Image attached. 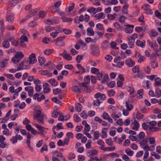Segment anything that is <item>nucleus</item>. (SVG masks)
Here are the masks:
<instances>
[{
  "instance_id": "f257e3e1",
  "label": "nucleus",
  "mask_w": 161,
  "mask_h": 161,
  "mask_svg": "<svg viewBox=\"0 0 161 161\" xmlns=\"http://www.w3.org/2000/svg\"><path fill=\"white\" fill-rule=\"evenodd\" d=\"M24 55L23 53L20 51L16 52L14 56L11 59V61L14 64H16L19 62L24 57Z\"/></svg>"
},
{
  "instance_id": "f03ea898",
  "label": "nucleus",
  "mask_w": 161,
  "mask_h": 161,
  "mask_svg": "<svg viewBox=\"0 0 161 161\" xmlns=\"http://www.w3.org/2000/svg\"><path fill=\"white\" fill-rule=\"evenodd\" d=\"M109 78V76L108 74L105 73L101 71V73L99 74L97 79L98 80H101V83L104 84L107 81Z\"/></svg>"
},
{
  "instance_id": "7ed1b4c3",
  "label": "nucleus",
  "mask_w": 161,
  "mask_h": 161,
  "mask_svg": "<svg viewBox=\"0 0 161 161\" xmlns=\"http://www.w3.org/2000/svg\"><path fill=\"white\" fill-rule=\"evenodd\" d=\"M92 54L95 56H97L100 53L99 49L97 46L92 45L91 47Z\"/></svg>"
},
{
  "instance_id": "20e7f679",
  "label": "nucleus",
  "mask_w": 161,
  "mask_h": 161,
  "mask_svg": "<svg viewBox=\"0 0 161 161\" xmlns=\"http://www.w3.org/2000/svg\"><path fill=\"white\" fill-rule=\"evenodd\" d=\"M10 60V58L7 56L2 61L0 62V67L2 68H4L8 64V62Z\"/></svg>"
},
{
  "instance_id": "39448f33",
  "label": "nucleus",
  "mask_w": 161,
  "mask_h": 161,
  "mask_svg": "<svg viewBox=\"0 0 161 161\" xmlns=\"http://www.w3.org/2000/svg\"><path fill=\"white\" fill-rule=\"evenodd\" d=\"M126 27L123 29V31L125 33H130L133 31L134 25H126Z\"/></svg>"
},
{
  "instance_id": "423d86ee",
  "label": "nucleus",
  "mask_w": 161,
  "mask_h": 161,
  "mask_svg": "<svg viewBox=\"0 0 161 161\" xmlns=\"http://www.w3.org/2000/svg\"><path fill=\"white\" fill-rule=\"evenodd\" d=\"M130 126L131 127L132 129L137 130L139 127V124L136 120H132Z\"/></svg>"
},
{
  "instance_id": "0eeeda50",
  "label": "nucleus",
  "mask_w": 161,
  "mask_h": 161,
  "mask_svg": "<svg viewBox=\"0 0 161 161\" xmlns=\"http://www.w3.org/2000/svg\"><path fill=\"white\" fill-rule=\"evenodd\" d=\"M25 90L28 92V95L30 97H32L34 93V88L32 86H27L25 88Z\"/></svg>"
},
{
  "instance_id": "6e6552de",
  "label": "nucleus",
  "mask_w": 161,
  "mask_h": 161,
  "mask_svg": "<svg viewBox=\"0 0 161 161\" xmlns=\"http://www.w3.org/2000/svg\"><path fill=\"white\" fill-rule=\"evenodd\" d=\"M95 98L97 99L99 98L102 101H104L106 99V97L104 94L101 93L100 92L96 93L94 96Z\"/></svg>"
},
{
  "instance_id": "1a4fd4ad",
  "label": "nucleus",
  "mask_w": 161,
  "mask_h": 161,
  "mask_svg": "<svg viewBox=\"0 0 161 161\" xmlns=\"http://www.w3.org/2000/svg\"><path fill=\"white\" fill-rule=\"evenodd\" d=\"M29 63L30 64H33L35 63L37 61L35 54L34 53H32L29 55Z\"/></svg>"
},
{
  "instance_id": "9d476101",
  "label": "nucleus",
  "mask_w": 161,
  "mask_h": 161,
  "mask_svg": "<svg viewBox=\"0 0 161 161\" xmlns=\"http://www.w3.org/2000/svg\"><path fill=\"white\" fill-rule=\"evenodd\" d=\"M101 117L103 119L108 120L111 123H112L113 122V121L112 119L110 118L109 115L107 113L105 112H103Z\"/></svg>"
},
{
  "instance_id": "9b49d317",
  "label": "nucleus",
  "mask_w": 161,
  "mask_h": 161,
  "mask_svg": "<svg viewBox=\"0 0 161 161\" xmlns=\"http://www.w3.org/2000/svg\"><path fill=\"white\" fill-rule=\"evenodd\" d=\"M155 145H151L150 146H148L147 144L145 145L142 148L143 150L145 151H154L155 149Z\"/></svg>"
},
{
  "instance_id": "f8f14e48",
  "label": "nucleus",
  "mask_w": 161,
  "mask_h": 161,
  "mask_svg": "<svg viewBox=\"0 0 161 161\" xmlns=\"http://www.w3.org/2000/svg\"><path fill=\"white\" fill-rule=\"evenodd\" d=\"M40 114H36L33 116L34 119L38 121L40 123H42L43 121V116Z\"/></svg>"
},
{
  "instance_id": "ddd939ff",
  "label": "nucleus",
  "mask_w": 161,
  "mask_h": 161,
  "mask_svg": "<svg viewBox=\"0 0 161 161\" xmlns=\"http://www.w3.org/2000/svg\"><path fill=\"white\" fill-rule=\"evenodd\" d=\"M50 85L48 83H44L43 85V92L45 93L49 92L51 91Z\"/></svg>"
},
{
  "instance_id": "4468645a",
  "label": "nucleus",
  "mask_w": 161,
  "mask_h": 161,
  "mask_svg": "<svg viewBox=\"0 0 161 161\" xmlns=\"http://www.w3.org/2000/svg\"><path fill=\"white\" fill-rule=\"evenodd\" d=\"M125 64L129 67H132L135 64V62L130 58H128L125 60Z\"/></svg>"
},
{
  "instance_id": "2eb2a0df",
  "label": "nucleus",
  "mask_w": 161,
  "mask_h": 161,
  "mask_svg": "<svg viewBox=\"0 0 161 161\" xmlns=\"http://www.w3.org/2000/svg\"><path fill=\"white\" fill-rule=\"evenodd\" d=\"M14 19V14H12L8 13L6 15V20L9 23L13 22Z\"/></svg>"
},
{
  "instance_id": "dca6fc26",
  "label": "nucleus",
  "mask_w": 161,
  "mask_h": 161,
  "mask_svg": "<svg viewBox=\"0 0 161 161\" xmlns=\"http://www.w3.org/2000/svg\"><path fill=\"white\" fill-rule=\"evenodd\" d=\"M148 42L150 46L152 47L155 51H157L158 49V46L156 41H148Z\"/></svg>"
},
{
  "instance_id": "f3484780",
  "label": "nucleus",
  "mask_w": 161,
  "mask_h": 161,
  "mask_svg": "<svg viewBox=\"0 0 161 161\" xmlns=\"http://www.w3.org/2000/svg\"><path fill=\"white\" fill-rule=\"evenodd\" d=\"M158 36V33L155 29H153L149 34V36L152 39H153L154 38Z\"/></svg>"
},
{
  "instance_id": "a211bd4d",
  "label": "nucleus",
  "mask_w": 161,
  "mask_h": 161,
  "mask_svg": "<svg viewBox=\"0 0 161 161\" xmlns=\"http://www.w3.org/2000/svg\"><path fill=\"white\" fill-rule=\"evenodd\" d=\"M91 72L93 74L97 75V78L98 77L99 74L101 73V72H100L98 69L93 67L91 68Z\"/></svg>"
},
{
  "instance_id": "6ab92c4d",
  "label": "nucleus",
  "mask_w": 161,
  "mask_h": 161,
  "mask_svg": "<svg viewBox=\"0 0 161 161\" xmlns=\"http://www.w3.org/2000/svg\"><path fill=\"white\" fill-rule=\"evenodd\" d=\"M59 55L62 56L64 59L68 61H70L72 60V57L69 53L66 54L61 53Z\"/></svg>"
},
{
  "instance_id": "aec40b11",
  "label": "nucleus",
  "mask_w": 161,
  "mask_h": 161,
  "mask_svg": "<svg viewBox=\"0 0 161 161\" xmlns=\"http://www.w3.org/2000/svg\"><path fill=\"white\" fill-rule=\"evenodd\" d=\"M71 90L72 92L75 93H79L81 92V89L77 86H73L71 88Z\"/></svg>"
},
{
  "instance_id": "412c9836",
  "label": "nucleus",
  "mask_w": 161,
  "mask_h": 161,
  "mask_svg": "<svg viewBox=\"0 0 161 161\" xmlns=\"http://www.w3.org/2000/svg\"><path fill=\"white\" fill-rule=\"evenodd\" d=\"M98 153V152L97 150L94 149L88 152L87 154L89 157H92V156L97 155Z\"/></svg>"
},
{
  "instance_id": "4be33fe9",
  "label": "nucleus",
  "mask_w": 161,
  "mask_h": 161,
  "mask_svg": "<svg viewBox=\"0 0 161 161\" xmlns=\"http://www.w3.org/2000/svg\"><path fill=\"white\" fill-rule=\"evenodd\" d=\"M155 83L154 85L155 87L161 86V79L157 77L155 79Z\"/></svg>"
},
{
  "instance_id": "5701e85b",
  "label": "nucleus",
  "mask_w": 161,
  "mask_h": 161,
  "mask_svg": "<svg viewBox=\"0 0 161 161\" xmlns=\"http://www.w3.org/2000/svg\"><path fill=\"white\" fill-rule=\"evenodd\" d=\"M39 73L41 75H46L48 77H50L52 75V73L49 72L47 71L46 70H40Z\"/></svg>"
},
{
  "instance_id": "b1692460",
  "label": "nucleus",
  "mask_w": 161,
  "mask_h": 161,
  "mask_svg": "<svg viewBox=\"0 0 161 161\" xmlns=\"http://www.w3.org/2000/svg\"><path fill=\"white\" fill-rule=\"evenodd\" d=\"M47 81L50 83L52 86L55 87L58 85V82L54 79H51L47 80Z\"/></svg>"
},
{
  "instance_id": "393cba45",
  "label": "nucleus",
  "mask_w": 161,
  "mask_h": 161,
  "mask_svg": "<svg viewBox=\"0 0 161 161\" xmlns=\"http://www.w3.org/2000/svg\"><path fill=\"white\" fill-rule=\"evenodd\" d=\"M82 85L84 87V88H85L84 90L86 92L90 93L92 91V88L90 86H88L85 83H82Z\"/></svg>"
},
{
  "instance_id": "a878e982",
  "label": "nucleus",
  "mask_w": 161,
  "mask_h": 161,
  "mask_svg": "<svg viewBox=\"0 0 161 161\" xmlns=\"http://www.w3.org/2000/svg\"><path fill=\"white\" fill-rule=\"evenodd\" d=\"M75 8V3H72L70 4V5L69 7H67L66 8L65 10L67 12H70L71 11Z\"/></svg>"
},
{
  "instance_id": "bb28decb",
  "label": "nucleus",
  "mask_w": 161,
  "mask_h": 161,
  "mask_svg": "<svg viewBox=\"0 0 161 161\" xmlns=\"http://www.w3.org/2000/svg\"><path fill=\"white\" fill-rule=\"evenodd\" d=\"M136 44L139 47L144 48L145 46V41H136Z\"/></svg>"
},
{
  "instance_id": "cd10ccee",
  "label": "nucleus",
  "mask_w": 161,
  "mask_h": 161,
  "mask_svg": "<svg viewBox=\"0 0 161 161\" xmlns=\"http://www.w3.org/2000/svg\"><path fill=\"white\" fill-rule=\"evenodd\" d=\"M52 42L58 46H63L64 45V41H52Z\"/></svg>"
},
{
  "instance_id": "c85d7f7f",
  "label": "nucleus",
  "mask_w": 161,
  "mask_h": 161,
  "mask_svg": "<svg viewBox=\"0 0 161 161\" xmlns=\"http://www.w3.org/2000/svg\"><path fill=\"white\" fill-rule=\"evenodd\" d=\"M109 45V43L108 41H103L101 44L102 48L103 49H106Z\"/></svg>"
},
{
  "instance_id": "c756f323",
  "label": "nucleus",
  "mask_w": 161,
  "mask_h": 161,
  "mask_svg": "<svg viewBox=\"0 0 161 161\" xmlns=\"http://www.w3.org/2000/svg\"><path fill=\"white\" fill-rule=\"evenodd\" d=\"M87 34L89 36H93L94 35V31L93 30L92 28L89 27L87 28L86 30Z\"/></svg>"
},
{
  "instance_id": "7c9ffc66",
  "label": "nucleus",
  "mask_w": 161,
  "mask_h": 161,
  "mask_svg": "<svg viewBox=\"0 0 161 161\" xmlns=\"http://www.w3.org/2000/svg\"><path fill=\"white\" fill-rule=\"evenodd\" d=\"M5 28L4 20L3 19H2L0 21V29L2 33L4 32Z\"/></svg>"
},
{
  "instance_id": "2f4dec72",
  "label": "nucleus",
  "mask_w": 161,
  "mask_h": 161,
  "mask_svg": "<svg viewBox=\"0 0 161 161\" xmlns=\"http://www.w3.org/2000/svg\"><path fill=\"white\" fill-rule=\"evenodd\" d=\"M125 106L127 109L128 110L130 111L133 108V106L129 101H126L125 102Z\"/></svg>"
},
{
  "instance_id": "473e14b6",
  "label": "nucleus",
  "mask_w": 161,
  "mask_h": 161,
  "mask_svg": "<svg viewBox=\"0 0 161 161\" xmlns=\"http://www.w3.org/2000/svg\"><path fill=\"white\" fill-rule=\"evenodd\" d=\"M22 69V68H20L19 66H18L17 69H9L8 71L11 73H14L17 71L21 70Z\"/></svg>"
},
{
  "instance_id": "72a5a7b5",
  "label": "nucleus",
  "mask_w": 161,
  "mask_h": 161,
  "mask_svg": "<svg viewBox=\"0 0 161 161\" xmlns=\"http://www.w3.org/2000/svg\"><path fill=\"white\" fill-rule=\"evenodd\" d=\"M161 96V89L157 88L155 89V97H159Z\"/></svg>"
},
{
  "instance_id": "f704fd0d",
  "label": "nucleus",
  "mask_w": 161,
  "mask_h": 161,
  "mask_svg": "<svg viewBox=\"0 0 161 161\" xmlns=\"http://www.w3.org/2000/svg\"><path fill=\"white\" fill-rule=\"evenodd\" d=\"M105 156L107 157L110 156L113 158H118L119 157V155L115 153H111L106 155Z\"/></svg>"
},
{
  "instance_id": "c9c22d12",
  "label": "nucleus",
  "mask_w": 161,
  "mask_h": 161,
  "mask_svg": "<svg viewBox=\"0 0 161 161\" xmlns=\"http://www.w3.org/2000/svg\"><path fill=\"white\" fill-rule=\"evenodd\" d=\"M121 114L120 113H119L117 114L112 113L111 114L112 117L115 120H116L118 118L121 117Z\"/></svg>"
},
{
  "instance_id": "e433bc0d",
  "label": "nucleus",
  "mask_w": 161,
  "mask_h": 161,
  "mask_svg": "<svg viewBox=\"0 0 161 161\" xmlns=\"http://www.w3.org/2000/svg\"><path fill=\"white\" fill-rule=\"evenodd\" d=\"M4 76L6 77L7 78L9 79L12 80H14L15 78L14 77V75L10 74H4Z\"/></svg>"
},
{
  "instance_id": "4c0bfd02",
  "label": "nucleus",
  "mask_w": 161,
  "mask_h": 161,
  "mask_svg": "<svg viewBox=\"0 0 161 161\" xmlns=\"http://www.w3.org/2000/svg\"><path fill=\"white\" fill-rule=\"evenodd\" d=\"M129 7L128 4H125L123 7L122 11L123 13L127 14L128 13L127 8Z\"/></svg>"
},
{
  "instance_id": "58836bf2",
  "label": "nucleus",
  "mask_w": 161,
  "mask_h": 161,
  "mask_svg": "<svg viewBox=\"0 0 161 161\" xmlns=\"http://www.w3.org/2000/svg\"><path fill=\"white\" fill-rule=\"evenodd\" d=\"M148 141L149 142V143L152 145H155V139L154 137H149L147 138Z\"/></svg>"
},
{
  "instance_id": "ea45409f",
  "label": "nucleus",
  "mask_w": 161,
  "mask_h": 161,
  "mask_svg": "<svg viewBox=\"0 0 161 161\" xmlns=\"http://www.w3.org/2000/svg\"><path fill=\"white\" fill-rule=\"evenodd\" d=\"M34 110L37 113L36 114H41V112L42 111V108L39 105H36L35 106Z\"/></svg>"
},
{
  "instance_id": "a19ab883",
  "label": "nucleus",
  "mask_w": 161,
  "mask_h": 161,
  "mask_svg": "<svg viewBox=\"0 0 161 161\" xmlns=\"http://www.w3.org/2000/svg\"><path fill=\"white\" fill-rule=\"evenodd\" d=\"M107 129L104 128L102 130V134L101 135V137L102 138H105L107 137Z\"/></svg>"
},
{
  "instance_id": "79ce46f5",
  "label": "nucleus",
  "mask_w": 161,
  "mask_h": 161,
  "mask_svg": "<svg viewBox=\"0 0 161 161\" xmlns=\"http://www.w3.org/2000/svg\"><path fill=\"white\" fill-rule=\"evenodd\" d=\"M77 67L78 69L80 72L82 74L84 73L86 71L85 69L82 67L81 65L80 64H77Z\"/></svg>"
},
{
  "instance_id": "37998d69",
  "label": "nucleus",
  "mask_w": 161,
  "mask_h": 161,
  "mask_svg": "<svg viewBox=\"0 0 161 161\" xmlns=\"http://www.w3.org/2000/svg\"><path fill=\"white\" fill-rule=\"evenodd\" d=\"M61 19L63 22H70L72 21V19L70 17L66 18L64 16H62L61 17Z\"/></svg>"
},
{
  "instance_id": "c03bdc74",
  "label": "nucleus",
  "mask_w": 161,
  "mask_h": 161,
  "mask_svg": "<svg viewBox=\"0 0 161 161\" xmlns=\"http://www.w3.org/2000/svg\"><path fill=\"white\" fill-rule=\"evenodd\" d=\"M79 44L80 45V47H81L82 50H86L87 49V46L86 44L82 41H80Z\"/></svg>"
},
{
  "instance_id": "a18cd8bd",
  "label": "nucleus",
  "mask_w": 161,
  "mask_h": 161,
  "mask_svg": "<svg viewBox=\"0 0 161 161\" xmlns=\"http://www.w3.org/2000/svg\"><path fill=\"white\" fill-rule=\"evenodd\" d=\"M75 108L76 111L78 112H79L82 110V105L78 103L76 104Z\"/></svg>"
},
{
  "instance_id": "49530a36",
  "label": "nucleus",
  "mask_w": 161,
  "mask_h": 161,
  "mask_svg": "<svg viewBox=\"0 0 161 161\" xmlns=\"http://www.w3.org/2000/svg\"><path fill=\"white\" fill-rule=\"evenodd\" d=\"M148 142V139H145L144 140H142L140 142V144L141 145V147L142 148V147L146 145L147 144Z\"/></svg>"
},
{
  "instance_id": "de8ad7c7",
  "label": "nucleus",
  "mask_w": 161,
  "mask_h": 161,
  "mask_svg": "<svg viewBox=\"0 0 161 161\" xmlns=\"http://www.w3.org/2000/svg\"><path fill=\"white\" fill-rule=\"evenodd\" d=\"M80 117L83 119H86L87 117V112L86 111H83L82 113L80 114Z\"/></svg>"
},
{
  "instance_id": "09e8293b",
  "label": "nucleus",
  "mask_w": 161,
  "mask_h": 161,
  "mask_svg": "<svg viewBox=\"0 0 161 161\" xmlns=\"http://www.w3.org/2000/svg\"><path fill=\"white\" fill-rule=\"evenodd\" d=\"M35 125L38 130L41 131V133H42L44 132V130L45 129L44 127L37 124H36Z\"/></svg>"
},
{
  "instance_id": "8fccbe9b",
  "label": "nucleus",
  "mask_w": 161,
  "mask_h": 161,
  "mask_svg": "<svg viewBox=\"0 0 161 161\" xmlns=\"http://www.w3.org/2000/svg\"><path fill=\"white\" fill-rule=\"evenodd\" d=\"M54 155L56 157H60L61 158H64L62 153L58 151H56L54 153Z\"/></svg>"
},
{
  "instance_id": "3c124183",
  "label": "nucleus",
  "mask_w": 161,
  "mask_h": 161,
  "mask_svg": "<svg viewBox=\"0 0 161 161\" xmlns=\"http://www.w3.org/2000/svg\"><path fill=\"white\" fill-rule=\"evenodd\" d=\"M126 153L130 156H132L134 154V152L130 149H127L125 151Z\"/></svg>"
},
{
  "instance_id": "603ef678",
  "label": "nucleus",
  "mask_w": 161,
  "mask_h": 161,
  "mask_svg": "<svg viewBox=\"0 0 161 161\" xmlns=\"http://www.w3.org/2000/svg\"><path fill=\"white\" fill-rule=\"evenodd\" d=\"M98 15L97 16V15H96L95 17H97V19H104L105 16H104V14L102 12L98 14Z\"/></svg>"
},
{
  "instance_id": "864d4df0",
  "label": "nucleus",
  "mask_w": 161,
  "mask_h": 161,
  "mask_svg": "<svg viewBox=\"0 0 161 161\" xmlns=\"http://www.w3.org/2000/svg\"><path fill=\"white\" fill-rule=\"evenodd\" d=\"M107 93L109 97H112L114 95L115 92L113 89H111L110 90H108Z\"/></svg>"
},
{
  "instance_id": "5fc2aeb1",
  "label": "nucleus",
  "mask_w": 161,
  "mask_h": 161,
  "mask_svg": "<svg viewBox=\"0 0 161 161\" xmlns=\"http://www.w3.org/2000/svg\"><path fill=\"white\" fill-rule=\"evenodd\" d=\"M108 87L110 88H113L115 86V83L114 81H112L107 83Z\"/></svg>"
},
{
  "instance_id": "6e6d98bb",
  "label": "nucleus",
  "mask_w": 161,
  "mask_h": 161,
  "mask_svg": "<svg viewBox=\"0 0 161 161\" xmlns=\"http://www.w3.org/2000/svg\"><path fill=\"white\" fill-rule=\"evenodd\" d=\"M38 61L41 65L43 64L45 62V59L44 58L41 56L38 57Z\"/></svg>"
},
{
  "instance_id": "4d7b16f0",
  "label": "nucleus",
  "mask_w": 161,
  "mask_h": 161,
  "mask_svg": "<svg viewBox=\"0 0 161 161\" xmlns=\"http://www.w3.org/2000/svg\"><path fill=\"white\" fill-rule=\"evenodd\" d=\"M60 113L59 112H58L57 110H54L52 113V117L54 118H56L58 117V114Z\"/></svg>"
},
{
  "instance_id": "13d9d810",
  "label": "nucleus",
  "mask_w": 161,
  "mask_h": 161,
  "mask_svg": "<svg viewBox=\"0 0 161 161\" xmlns=\"http://www.w3.org/2000/svg\"><path fill=\"white\" fill-rule=\"evenodd\" d=\"M146 85H143V87L146 89L149 88L150 86L151 85V82L149 80H147L146 82Z\"/></svg>"
},
{
  "instance_id": "bf43d9fd",
  "label": "nucleus",
  "mask_w": 161,
  "mask_h": 161,
  "mask_svg": "<svg viewBox=\"0 0 161 161\" xmlns=\"http://www.w3.org/2000/svg\"><path fill=\"white\" fill-rule=\"evenodd\" d=\"M3 46L5 48H8L10 46L8 41H4L3 43Z\"/></svg>"
},
{
  "instance_id": "052dcab7",
  "label": "nucleus",
  "mask_w": 161,
  "mask_h": 161,
  "mask_svg": "<svg viewBox=\"0 0 161 161\" xmlns=\"http://www.w3.org/2000/svg\"><path fill=\"white\" fill-rule=\"evenodd\" d=\"M127 90L128 92H130L131 95H132L133 93L134 92V91L133 88V87L131 86L127 87Z\"/></svg>"
},
{
  "instance_id": "680f3d73",
  "label": "nucleus",
  "mask_w": 161,
  "mask_h": 161,
  "mask_svg": "<svg viewBox=\"0 0 161 161\" xmlns=\"http://www.w3.org/2000/svg\"><path fill=\"white\" fill-rule=\"evenodd\" d=\"M149 153L148 151H145L143 156V160L144 161H149L147 158L149 156Z\"/></svg>"
},
{
  "instance_id": "e2e57ef3",
  "label": "nucleus",
  "mask_w": 161,
  "mask_h": 161,
  "mask_svg": "<svg viewBox=\"0 0 161 161\" xmlns=\"http://www.w3.org/2000/svg\"><path fill=\"white\" fill-rule=\"evenodd\" d=\"M151 67L153 68H155L158 67V64L157 62L156 61L153 60V61H151Z\"/></svg>"
},
{
  "instance_id": "0e129e2a",
  "label": "nucleus",
  "mask_w": 161,
  "mask_h": 161,
  "mask_svg": "<svg viewBox=\"0 0 161 161\" xmlns=\"http://www.w3.org/2000/svg\"><path fill=\"white\" fill-rule=\"evenodd\" d=\"M17 123L14 122H11L8 124V127L9 129H11L12 127H15L17 125Z\"/></svg>"
},
{
  "instance_id": "69168bd1",
  "label": "nucleus",
  "mask_w": 161,
  "mask_h": 161,
  "mask_svg": "<svg viewBox=\"0 0 161 161\" xmlns=\"http://www.w3.org/2000/svg\"><path fill=\"white\" fill-rule=\"evenodd\" d=\"M94 136L95 140L98 139L100 136L99 132L98 131L94 132Z\"/></svg>"
},
{
  "instance_id": "338daca9",
  "label": "nucleus",
  "mask_w": 161,
  "mask_h": 161,
  "mask_svg": "<svg viewBox=\"0 0 161 161\" xmlns=\"http://www.w3.org/2000/svg\"><path fill=\"white\" fill-rule=\"evenodd\" d=\"M74 121L75 122H78L81 121L80 118L76 114L74 115Z\"/></svg>"
},
{
  "instance_id": "774afa93",
  "label": "nucleus",
  "mask_w": 161,
  "mask_h": 161,
  "mask_svg": "<svg viewBox=\"0 0 161 161\" xmlns=\"http://www.w3.org/2000/svg\"><path fill=\"white\" fill-rule=\"evenodd\" d=\"M5 158L7 161H14L13 158L10 155H7L5 156Z\"/></svg>"
}]
</instances>
